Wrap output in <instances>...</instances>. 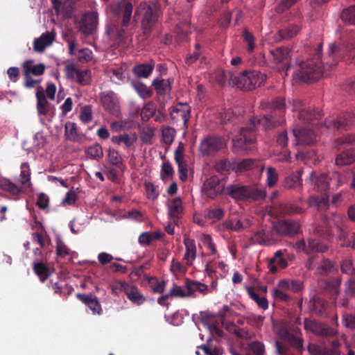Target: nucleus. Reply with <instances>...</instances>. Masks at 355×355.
Returning a JSON list of instances; mask_svg holds the SVG:
<instances>
[{
	"instance_id": "obj_1",
	"label": "nucleus",
	"mask_w": 355,
	"mask_h": 355,
	"mask_svg": "<svg viewBox=\"0 0 355 355\" xmlns=\"http://www.w3.org/2000/svg\"><path fill=\"white\" fill-rule=\"evenodd\" d=\"M261 106L263 109L271 110L270 112L259 117H254L250 119L246 128L241 129L239 137L232 141V149L235 153L242 154L254 150L256 129L270 130L284 123V119L282 116L286 107L284 98H277L271 102L263 101Z\"/></svg>"
},
{
	"instance_id": "obj_2",
	"label": "nucleus",
	"mask_w": 355,
	"mask_h": 355,
	"mask_svg": "<svg viewBox=\"0 0 355 355\" xmlns=\"http://www.w3.org/2000/svg\"><path fill=\"white\" fill-rule=\"evenodd\" d=\"M322 46L321 43L318 44L313 50V57L299 64L293 74L295 80H297L300 83H313L321 77L328 76L327 70L331 69L337 63L334 57L337 51V46L334 44H329L328 55L329 58L332 56L333 60L331 63L327 61L326 66H322L320 61Z\"/></svg>"
},
{
	"instance_id": "obj_3",
	"label": "nucleus",
	"mask_w": 355,
	"mask_h": 355,
	"mask_svg": "<svg viewBox=\"0 0 355 355\" xmlns=\"http://www.w3.org/2000/svg\"><path fill=\"white\" fill-rule=\"evenodd\" d=\"M141 15L143 35L148 38L162 15V6L157 1H142L135 10V16Z\"/></svg>"
},
{
	"instance_id": "obj_4",
	"label": "nucleus",
	"mask_w": 355,
	"mask_h": 355,
	"mask_svg": "<svg viewBox=\"0 0 355 355\" xmlns=\"http://www.w3.org/2000/svg\"><path fill=\"white\" fill-rule=\"evenodd\" d=\"M224 194L235 201H260L265 199V189L257 184H243L240 182L228 184Z\"/></svg>"
},
{
	"instance_id": "obj_5",
	"label": "nucleus",
	"mask_w": 355,
	"mask_h": 355,
	"mask_svg": "<svg viewBox=\"0 0 355 355\" xmlns=\"http://www.w3.org/2000/svg\"><path fill=\"white\" fill-rule=\"evenodd\" d=\"M230 83L242 90H252L260 87L266 80V75L256 70H245L241 73H229Z\"/></svg>"
},
{
	"instance_id": "obj_6",
	"label": "nucleus",
	"mask_w": 355,
	"mask_h": 355,
	"mask_svg": "<svg viewBox=\"0 0 355 355\" xmlns=\"http://www.w3.org/2000/svg\"><path fill=\"white\" fill-rule=\"evenodd\" d=\"M279 337L287 342L291 347L302 353L304 350L302 331L298 327H282L278 331Z\"/></svg>"
},
{
	"instance_id": "obj_7",
	"label": "nucleus",
	"mask_w": 355,
	"mask_h": 355,
	"mask_svg": "<svg viewBox=\"0 0 355 355\" xmlns=\"http://www.w3.org/2000/svg\"><path fill=\"white\" fill-rule=\"evenodd\" d=\"M133 10V6L129 0H122L118 2L112 8L113 12L116 15H122V24L120 29L117 31L116 35L119 39H123L125 31L130 24Z\"/></svg>"
},
{
	"instance_id": "obj_8",
	"label": "nucleus",
	"mask_w": 355,
	"mask_h": 355,
	"mask_svg": "<svg viewBox=\"0 0 355 355\" xmlns=\"http://www.w3.org/2000/svg\"><path fill=\"white\" fill-rule=\"evenodd\" d=\"M355 123V118L351 113L338 115L336 119H327L324 125L330 130L343 131L349 130Z\"/></svg>"
},
{
	"instance_id": "obj_9",
	"label": "nucleus",
	"mask_w": 355,
	"mask_h": 355,
	"mask_svg": "<svg viewBox=\"0 0 355 355\" xmlns=\"http://www.w3.org/2000/svg\"><path fill=\"white\" fill-rule=\"evenodd\" d=\"M270 53L273 62L277 65L278 70L287 76V71L290 69V49L288 47H278L271 50Z\"/></svg>"
},
{
	"instance_id": "obj_10",
	"label": "nucleus",
	"mask_w": 355,
	"mask_h": 355,
	"mask_svg": "<svg viewBox=\"0 0 355 355\" xmlns=\"http://www.w3.org/2000/svg\"><path fill=\"white\" fill-rule=\"evenodd\" d=\"M223 146L224 142L221 137L208 136L201 140L199 150L204 156H211L222 149Z\"/></svg>"
},
{
	"instance_id": "obj_11",
	"label": "nucleus",
	"mask_w": 355,
	"mask_h": 355,
	"mask_svg": "<svg viewBox=\"0 0 355 355\" xmlns=\"http://www.w3.org/2000/svg\"><path fill=\"white\" fill-rule=\"evenodd\" d=\"M100 101L104 110L115 116L120 114V105L116 94L112 92H103L100 94Z\"/></svg>"
},
{
	"instance_id": "obj_12",
	"label": "nucleus",
	"mask_w": 355,
	"mask_h": 355,
	"mask_svg": "<svg viewBox=\"0 0 355 355\" xmlns=\"http://www.w3.org/2000/svg\"><path fill=\"white\" fill-rule=\"evenodd\" d=\"M170 118L173 123L182 122L184 128L191 117V107L187 103H179L170 109Z\"/></svg>"
},
{
	"instance_id": "obj_13",
	"label": "nucleus",
	"mask_w": 355,
	"mask_h": 355,
	"mask_svg": "<svg viewBox=\"0 0 355 355\" xmlns=\"http://www.w3.org/2000/svg\"><path fill=\"white\" fill-rule=\"evenodd\" d=\"M275 230L279 236H293L299 233L300 225L294 220H280L274 224Z\"/></svg>"
},
{
	"instance_id": "obj_14",
	"label": "nucleus",
	"mask_w": 355,
	"mask_h": 355,
	"mask_svg": "<svg viewBox=\"0 0 355 355\" xmlns=\"http://www.w3.org/2000/svg\"><path fill=\"white\" fill-rule=\"evenodd\" d=\"M225 189V187L220 185V178L217 175H212L205 181L202 191L207 198L214 199L219 194L224 193Z\"/></svg>"
},
{
	"instance_id": "obj_15",
	"label": "nucleus",
	"mask_w": 355,
	"mask_h": 355,
	"mask_svg": "<svg viewBox=\"0 0 355 355\" xmlns=\"http://www.w3.org/2000/svg\"><path fill=\"white\" fill-rule=\"evenodd\" d=\"M252 239L254 241V243L262 245H271L279 240L276 230H275L274 225L269 230L263 228L259 230L254 233Z\"/></svg>"
},
{
	"instance_id": "obj_16",
	"label": "nucleus",
	"mask_w": 355,
	"mask_h": 355,
	"mask_svg": "<svg viewBox=\"0 0 355 355\" xmlns=\"http://www.w3.org/2000/svg\"><path fill=\"white\" fill-rule=\"evenodd\" d=\"M295 248L298 251L304 252L306 254L313 252H324L328 249L327 245L314 239H309L307 243L304 239L299 240L295 243Z\"/></svg>"
},
{
	"instance_id": "obj_17",
	"label": "nucleus",
	"mask_w": 355,
	"mask_h": 355,
	"mask_svg": "<svg viewBox=\"0 0 355 355\" xmlns=\"http://www.w3.org/2000/svg\"><path fill=\"white\" fill-rule=\"evenodd\" d=\"M119 289V291H123L128 299L137 305L142 304L146 301L144 295L140 293L139 288L135 285L130 284L125 282H121Z\"/></svg>"
},
{
	"instance_id": "obj_18",
	"label": "nucleus",
	"mask_w": 355,
	"mask_h": 355,
	"mask_svg": "<svg viewBox=\"0 0 355 355\" xmlns=\"http://www.w3.org/2000/svg\"><path fill=\"white\" fill-rule=\"evenodd\" d=\"M98 24V15L95 12L85 13L80 22V31L85 35H89L96 29Z\"/></svg>"
},
{
	"instance_id": "obj_19",
	"label": "nucleus",
	"mask_w": 355,
	"mask_h": 355,
	"mask_svg": "<svg viewBox=\"0 0 355 355\" xmlns=\"http://www.w3.org/2000/svg\"><path fill=\"white\" fill-rule=\"evenodd\" d=\"M293 135L295 137L296 145H311L316 139V134L309 128H294Z\"/></svg>"
},
{
	"instance_id": "obj_20",
	"label": "nucleus",
	"mask_w": 355,
	"mask_h": 355,
	"mask_svg": "<svg viewBox=\"0 0 355 355\" xmlns=\"http://www.w3.org/2000/svg\"><path fill=\"white\" fill-rule=\"evenodd\" d=\"M184 244L185 245V253L183 257V261L187 266H191L196 258L197 249L196 241L185 234L184 236Z\"/></svg>"
},
{
	"instance_id": "obj_21",
	"label": "nucleus",
	"mask_w": 355,
	"mask_h": 355,
	"mask_svg": "<svg viewBox=\"0 0 355 355\" xmlns=\"http://www.w3.org/2000/svg\"><path fill=\"white\" fill-rule=\"evenodd\" d=\"M56 34L53 31H46L38 38L35 39L33 49L36 52L42 53L55 40Z\"/></svg>"
},
{
	"instance_id": "obj_22",
	"label": "nucleus",
	"mask_w": 355,
	"mask_h": 355,
	"mask_svg": "<svg viewBox=\"0 0 355 355\" xmlns=\"http://www.w3.org/2000/svg\"><path fill=\"white\" fill-rule=\"evenodd\" d=\"M286 251L284 250V252ZM283 256L284 251L280 250L275 252L273 257L269 259L268 268L271 273L277 272L278 268L284 269L288 266L287 260Z\"/></svg>"
},
{
	"instance_id": "obj_23",
	"label": "nucleus",
	"mask_w": 355,
	"mask_h": 355,
	"mask_svg": "<svg viewBox=\"0 0 355 355\" xmlns=\"http://www.w3.org/2000/svg\"><path fill=\"white\" fill-rule=\"evenodd\" d=\"M76 297L89 307L94 314H101L102 312L101 305L100 304L96 296L92 294L76 293Z\"/></svg>"
},
{
	"instance_id": "obj_24",
	"label": "nucleus",
	"mask_w": 355,
	"mask_h": 355,
	"mask_svg": "<svg viewBox=\"0 0 355 355\" xmlns=\"http://www.w3.org/2000/svg\"><path fill=\"white\" fill-rule=\"evenodd\" d=\"M306 182L313 184L314 185V189L320 192L326 191L330 185L329 178L327 175L321 174L317 176L313 171L311 172Z\"/></svg>"
},
{
	"instance_id": "obj_25",
	"label": "nucleus",
	"mask_w": 355,
	"mask_h": 355,
	"mask_svg": "<svg viewBox=\"0 0 355 355\" xmlns=\"http://www.w3.org/2000/svg\"><path fill=\"white\" fill-rule=\"evenodd\" d=\"M64 137L72 142H80L83 135L78 131L76 123L69 121L64 125Z\"/></svg>"
},
{
	"instance_id": "obj_26",
	"label": "nucleus",
	"mask_w": 355,
	"mask_h": 355,
	"mask_svg": "<svg viewBox=\"0 0 355 355\" xmlns=\"http://www.w3.org/2000/svg\"><path fill=\"white\" fill-rule=\"evenodd\" d=\"M340 284L341 279L336 277L324 281L322 283V286L325 291L331 295L332 300H335L339 294Z\"/></svg>"
},
{
	"instance_id": "obj_27",
	"label": "nucleus",
	"mask_w": 355,
	"mask_h": 355,
	"mask_svg": "<svg viewBox=\"0 0 355 355\" xmlns=\"http://www.w3.org/2000/svg\"><path fill=\"white\" fill-rule=\"evenodd\" d=\"M0 189L13 196H18L23 191L22 186H19L10 179L3 177L0 178Z\"/></svg>"
},
{
	"instance_id": "obj_28",
	"label": "nucleus",
	"mask_w": 355,
	"mask_h": 355,
	"mask_svg": "<svg viewBox=\"0 0 355 355\" xmlns=\"http://www.w3.org/2000/svg\"><path fill=\"white\" fill-rule=\"evenodd\" d=\"M45 65L42 63L33 64V60H26L22 64L24 75L41 76L45 71Z\"/></svg>"
},
{
	"instance_id": "obj_29",
	"label": "nucleus",
	"mask_w": 355,
	"mask_h": 355,
	"mask_svg": "<svg viewBox=\"0 0 355 355\" xmlns=\"http://www.w3.org/2000/svg\"><path fill=\"white\" fill-rule=\"evenodd\" d=\"M155 63L150 60L148 63L139 64L132 69L133 73L138 78H147L153 72Z\"/></svg>"
},
{
	"instance_id": "obj_30",
	"label": "nucleus",
	"mask_w": 355,
	"mask_h": 355,
	"mask_svg": "<svg viewBox=\"0 0 355 355\" xmlns=\"http://www.w3.org/2000/svg\"><path fill=\"white\" fill-rule=\"evenodd\" d=\"M37 110L40 115H46L49 111L50 104L46 98L44 91L39 87L36 92Z\"/></svg>"
},
{
	"instance_id": "obj_31",
	"label": "nucleus",
	"mask_w": 355,
	"mask_h": 355,
	"mask_svg": "<svg viewBox=\"0 0 355 355\" xmlns=\"http://www.w3.org/2000/svg\"><path fill=\"white\" fill-rule=\"evenodd\" d=\"M278 287L281 289L289 290L294 293L301 291L303 288V283L299 279H282L278 283Z\"/></svg>"
},
{
	"instance_id": "obj_32",
	"label": "nucleus",
	"mask_w": 355,
	"mask_h": 355,
	"mask_svg": "<svg viewBox=\"0 0 355 355\" xmlns=\"http://www.w3.org/2000/svg\"><path fill=\"white\" fill-rule=\"evenodd\" d=\"M310 304L311 311L313 313L319 316L326 314L328 307V302L326 300L320 297H314L310 301Z\"/></svg>"
},
{
	"instance_id": "obj_33",
	"label": "nucleus",
	"mask_w": 355,
	"mask_h": 355,
	"mask_svg": "<svg viewBox=\"0 0 355 355\" xmlns=\"http://www.w3.org/2000/svg\"><path fill=\"white\" fill-rule=\"evenodd\" d=\"M183 211L182 202L180 198H174L168 206V215L174 223H177L179 216Z\"/></svg>"
},
{
	"instance_id": "obj_34",
	"label": "nucleus",
	"mask_w": 355,
	"mask_h": 355,
	"mask_svg": "<svg viewBox=\"0 0 355 355\" xmlns=\"http://www.w3.org/2000/svg\"><path fill=\"white\" fill-rule=\"evenodd\" d=\"M313 334L323 338H331L338 334V331L325 324L318 322Z\"/></svg>"
},
{
	"instance_id": "obj_35",
	"label": "nucleus",
	"mask_w": 355,
	"mask_h": 355,
	"mask_svg": "<svg viewBox=\"0 0 355 355\" xmlns=\"http://www.w3.org/2000/svg\"><path fill=\"white\" fill-rule=\"evenodd\" d=\"M185 287L188 291L189 296L194 295L196 291H198L202 295H206L208 291V286L200 282L186 279Z\"/></svg>"
},
{
	"instance_id": "obj_36",
	"label": "nucleus",
	"mask_w": 355,
	"mask_h": 355,
	"mask_svg": "<svg viewBox=\"0 0 355 355\" xmlns=\"http://www.w3.org/2000/svg\"><path fill=\"white\" fill-rule=\"evenodd\" d=\"M308 203L311 207L318 211L325 210L329 207V198L326 196H312L309 198Z\"/></svg>"
},
{
	"instance_id": "obj_37",
	"label": "nucleus",
	"mask_w": 355,
	"mask_h": 355,
	"mask_svg": "<svg viewBox=\"0 0 355 355\" xmlns=\"http://www.w3.org/2000/svg\"><path fill=\"white\" fill-rule=\"evenodd\" d=\"M322 225L315 228V233L324 238H329L334 234V230L329 225L327 217L325 215L322 216Z\"/></svg>"
},
{
	"instance_id": "obj_38",
	"label": "nucleus",
	"mask_w": 355,
	"mask_h": 355,
	"mask_svg": "<svg viewBox=\"0 0 355 355\" xmlns=\"http://www.w3.org/2000/svg\"><path fill=\"white\" fill-rule=\"evenodd\" d=\"M302 170H298L292 173L288 177L286 178L284 182V187L287 189H296L297 187H301L302 185Z\"/></svg>"
},
{
	"instance_id": "obj_39",
	"label": "nucleus",
	"mask_w": 355,
	"mask_h": 355,
	"mask_svg": "<svg viewBox=\"0 0 355 355\" xmlns=\"http://www.w3.org/2000/svg\"><path fill=\"white\" fill-rule=\"evenodd\" d=\"M355 161V151L352 149H348L343 151L337 155L336 164L338 166H345L351 164Z\"/></svg>"
},
{
	"instance_id": "obj_40",
	"label": "nucleus",
	"mask_w": 355,
	"mask_h": 355,
	"mask_svg": "<svg viewBox=\"0 0 355 355\" xmlns=\"http://www.w3.org/2000/svg\"><path fill=\"white\" fill-rule=\"evenodd\" d=\"M171 84L169 79L155 78L152 83V85L159 95H165L168 93L171 89Z\"/></svg>"
},
{
	"instance_id": "obj_41",
	"label": "nucleus",
	"mask_w": 355,
	"mask_h": 355,
	"mask_svg": "<svg viewBox=\"0 0 355 355\" xmlns=\"http://www.w3.org/2000/svg\"><path fill=\"white\" fill-rule=\"evenodd\" d=\"M137 138L135 135H130L127 133H124L120 135H114L111 138V141L112 143L121 145L123 144L126 148L132 146L134 143L136 141Z\"/></svg>"
},
{
	"instance_id": "obj_42",
	"label": "nucleus",
	"mask_w": 355,
	"mask_h": 355,
	"mask_svg": "<svg viewBox=\"0 0 355 355\" xmlns=\"http://www.w3.org/2000/svg\"><path fill=\"white\" fill-rule=\"evenodd\" d=\"M279 211L283 215L300 214L304 210L298 205L290 203L281 204L279 207Z\"/></svg>"
},
{
	"instance_id": "obj_43",
	"label": "nucleus",
	"mask_w": 355,
	"mask_h": 355,
	"mask_svg": "<svg viewBox=\"0 0 355 355\" xmlns=\"http://www.w3.org/2000/svg\"><path fill=\"white\" fill-rule=\"evenodd\" d=\"M335 269L333 261L329 259H323L316 268V272L320 275H327Z\"/></svg>"
},
{
	"instance_id": "obj_44",
	"label": "nucleus",
	"mask_w": 355,
	"mask_h": 355,
	"mask_svg": "<svg viewBox=\"0 0 355 355\" xmlns=\"http://www.w3.org/2000/svg\"><path fill=\"white\" fill-rule=\"evenodd\" d=\"M163 236L164 234L161 232H143L139 237V242L141 245H148L153 241L159 240Z\"/></svg>"
},
{
	"instance_id": "obj_45",
	"label": "nucleus",
	"mask_w": 355,
	"mask_h": 355,
	"mask_svg": "<svg viewBox=\"0 0 355 355\" xmlns=\"http://www.w3.org/2000/svg\"><path fill=\"white\" fill-rule=\"evenodd\" d=\"M132 86L137 92L139 96L143 99H146L152 96L153 90L148 87L144 83L141 82L132 83Z\"/></svg>"
},
{
	"instance_id": "obj_46",
	"label": "nucleus",
	"mask_w": 355,
	"mask_h": 355,
	"mask_svg": "<svg viewBox=\"0 0 355 355\" xmlns=\"http://www.w3.org/2000/svg\"><path fill=\"white\" fill-rule=\"evenodd\" d=\"M33 270L42 282H44L50 275L48 267L43 263H34Z\"/></svg>"
},
{
	"instance_id": "obj_47",
	"label": "nucleus",
	"mask_w": 355,
	"mask_h": 355,
	"mask_svg": "<svg viewBox=\"0 0 355 355\" xmlns=\"http://www.w3.org/2000/svg\"><path fill=\"white\" fill-rule=\"evenodd\" d=\"M340 269L343 273L355 276V267L354 266L353 259L351 257H347L342 261Z\"/></svg>"
},
{
	"instance_id": "obj_48",
	"label": "nucleus",
	"mask_w": 355,
	"mask_h": 355,
	"mask_svg": "<svg viewBox=\"0 0 355 355\" xmlns=\"http://www.w3.org/2000/svg\"><path fill=\"white\" fill-rule=\"evenodd\" d=\"M223 226L232 231L240 232L245 228L243 222L238 218H230L223 223Z\"/></svg>"
},
{
	"instance_id": "obj_49",
	"label": "nucleus",
	"mask_w": 355,
	"mask_h": 355,
	"mask_svg": "<svg viewBox=\"0 0 355 355\" xmlns=\"http://www.w3.org/2000/svg\"><path fill=\"white\" fill-rule=\"evenodd\" d=\"M85 153L87 155L94 159H100L103 157L102 147L98 144H95L88 147L85 150Z\"/></svg>"
},
{
	"instance_id": "obj_50",
	"label": "nucleus",
	"mask_w": 355,
	"mask_h": 355,
	"mask_svg": "<svg viewBox=\"0 0 355 355\" xmlns=\"http://www.w3.org/2000/svg\"><path fill=\"white\" fill-rule=\"evenodd\" d=\"M320 116L319 112H315L310 110H301L299 111L298 117L304 122H311Z\"/></svg>"
},
{
	"instance_id": "obj_51",
	"label": "nucleus",
	"mask_w": 355,
	"mask_h": 355,
	"mask_svg": "<svg viewBox=\"0 0 355 355\" xmlns=\"http://www.w3.org/2000/svg\"><path fill=\"white\" fill-rule=\"evenodd\" d=\"M341 19L349 24L355 25V6L344 9L341 13Z\"/></svg>"
},
{
	"instance_id": "obj_52",
	"label": "nucleus",
	"mask_w": 355,
	"mask_h": 355,
	"mask_svg": "<svg viewBox=\"0 0 355 355\" xmlns=\"http://www.w3.org/2000/svg\"><path fill=\"white\" fill-rule=\"evenodd\" d=\"M299 27L296 25H291L279 31L280 37L283 40H288L295 36L299 32Z\"/></svg>"
},
{
	"instance_id": "obj_53",
	"label": "nucleus",
	"mask_w": 355,
	"mask_h": 355,
	"mask_svg": "<svg viewBox=\"0 0 355 355\" xmlns=\"http://www.w3.org/2000/svg\"><path fill=\"white\" fill-rule=\"evenodd\" d=\"M191 32V27L187 23L180 24L176 26L177 38L181 42L184 41Z\"/></svg>"
},
{
	"instance_id": "obj_54",
	"label": "nucleus",
	"mask_w": 355,
	"mask_h": 355,
	"mask_svg": "<svg viewBox=\"0 0 355 355\" xmlns=\"http://www.w3.org/2000/svg\"><path fill=\"white\" fill-rule=\"evenodd\" d=\"M148 283L150 284L151 290L155 293H162L165 290L166 283L164 281L159 282L156 277H148Z\"/></svg>"
},
{
	"instance_id": "obj_55",
	"label": "nucleus",
	"mask_w": 355,
	"mask_h": 355,
	"mask_svg": "<svg viewBox=\"0 0 355 355\" xmlns=\"http://www.w3.org/2000/svg\"><path fill=\"white\" fill-rule=\"evenodd\" d=\"M108 160L112 165L121 167L123 164V159L119 155V152L114 148H110L108 150Z\"/></svg>"
},
{
	"instance_id": "obj_56",
	"label": "nucleus",
	"mask_w": 355,
	"mask_h": 355,
	"mask_svg": "<svg viewBox=\"0 0 355 355\" xmlns=\"http://www.w3.org/2000/svg\"><path fill=\"white\" fill-rule=\"evenodd\" d=\"M70 249L67 246L64 242L58 239L56 241V254L58 257H65L70 254Z\"/></svg>"
},
{
	"instance_id": "obj_57",
	"label": "nucleus",
	"mask_w": 355,
	"mask_h": 355,
	"mask_svg": "<svg viewBox=\"0 0 355 355\" xmlns=\"http://www.w3.org/2000/svg\"><path fill=\"white\" fill-rule=\"evenodd\" d=\"M76 81L82 85H89L91 81L90 71L78 70L76 71Z\"/></svg>"
},
{
	"instance_id": "obj_58",
	"label": "nucleus",
	"mask_w": 355,
	"mask_h": 355,
	"mask_svg": "<svg viewBox=\"0 0 355 355\" xmlns=\"http://www.w3.org/2000/svg\"><path fill=\"white\" fill-rule=\"evenodd\" d=\"M336 147L340 148L343 144L355 145V134H347L338 138L335 141Z\"/></svg>"
},
{
	"instance_id": "obj_59",
	"label": "nucleus",
	"mask_w": 355,
	"mask_h": 355,
	"mask_svg": "<svg viewBox=\"0 0 355 355\" xmlns=\"http://www.w3.org/2000/svg\"><path fill=\"white\" fill-rule=\"evenodd\" d=\"M80 119L84 123H88L92 120V110L90 105H85L80 110Z\"/></svg>"
},
{
	"instance_id": "obj_60",
	"label": "nucleus",
	"mask_w": 355,
	"mask_h": 355,
	"mask_svg": "<svg viewBox=\"0 0 355 355\" xmlns=\"http://www.w3.org/2000/svg\"><path fill=\"white\" fill-rule=\"evenodd\" d=\"M342 322L346 328L355 331V315L344 313L342 317Z\"/></svg>"
},
{
	"instance_id": "obj_61",
	"label": "nucleus",
	"mask_w": 355,
	"mask_h": 355,
	"mask_svg": "<svg viewBox=\"0 0 355 355\" xmlns=\"http://www.w3.org/2000/svg\"><path fill=\"white\" fill-rule=\"evenodd\" d=\"M242 36L244 42L248 44V52H252L255 47L254 35L247 29H244Z\"/></svg>"
},
{
	"instance_id": "obj_62",
	"label": "nucleus",
	"mask_w": 355,
	"mask_h": 355,
	"mask_svg": "<svg viewBox=\"0 0 355 355\" xmlns=\"http://www.w3.org/2000/svg\"><path fill=\"white\" fill-rule=\"evenodd\" d=\"M267 185L269 187H272L278 180V174L274 168L269 167L267 169Z\"/></svg>"
},
{
	"instance_id": "obj_63",
	"label": "nucleus",
	"mask_w": 355,
	"mask_h": 355,
	"mask_svg": "<svg viewBox=\"0 0 355 355\" xmlns=\"http://www.w3.org/2000/svg\"><path fill=\"white\" fill-rule=\"evenodd\" d=\"M155 114L153 104L148 103L143 107L141 116L144 121H148Z\"/></svg>"
},
{
	"instance_id": "obj_64",
	"label": "nucleus",
	"mask_w": 355,
	"mask_h": 355,
	"mask_svg": "<svg viewBox=\"0 0 355 355\" xmlns=\"http://www.w3.org/2000/svg\"><path fill=\"white\" fill-rule=\"evenodd\" d=\"M200 48L199 44L195 45V51L186 58L185 62L187 64L191 65L200 58L201 54Z\"/></svg>"
}]
</instances>
